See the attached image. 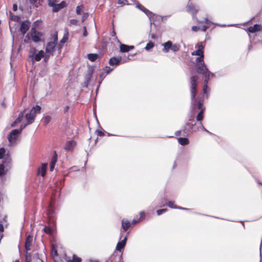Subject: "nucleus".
Returning <instances> with one entry per match:
<instances>
[{"mask_svg": "<svg viewBox=\"0 0 262 262\" xmlns=\"http://www.w3.org/2000/svg\"><path fill=\"white\" fill-rule=\"evenodd\" d=\"M96 133H97L98 136L101 137L104 135V133L103 131L96 130Z\"/></svg>", "mask_w": 262, "mask_h": 262, "instance_id": "obj_54", "label": "nucleus"}, {"mask_svg": "<svg viewBox=\"0 0 262 262\" xmlns=\"http://www.w3.org/2000/svg\"><path fill=\"white\" fill-rule=\"evenodd\" d=\"M43 230L47 233H49V227L45 226Z\"/></svg>", "mask_w": 262, "mask_h": 262, "instance_id": "obj_60", "label": "nucleus"}, {"mask_svg": "<svg viewBox=\"0 0 262 262\" xmlns=\"http://www.w3.org/2000/svg\"><path fill=\"white\" fill-rule=\"evenodd\" d=\"M32 241L33 237L31 235H29L27 236L25 245L26 251L28 252L31 250V246L32 245Z\"/></svg>", "mask_w": 262, "mask_h": 262, "instance_id": "obj_19", "label": "nucleus"}, {"mask_svg": "<svg viewBox=\"0 0 262 262\" xmlns=\"http://www.w3.org/2000/svg\"><path fill=\"white\" fill-rule=\"evenodd\" d=\"M54 34V36H53V37H54V42H53L54 43V42H55V41L57 42V39H57V35H58V34Z\"/></svg>", "mask_w": 262, "mask_h": 262, "instance_id": "obj_62", "label": "nucleus"}, {"mask_svg": "<svg viewBox=\"0 0 262 262\" xmlns=\"http://www.w3.org/2000/svg\"><path fill=\"white\" fill-rule=\"evenodd\" d=\"M83 8H84V6L83 5H81L80 6H77L76 10V13L78 15L81 14V11H82Z\"/></svg>", "mask_w": 262, "mask_h": 262, "instance_id": "obj_39", "label": "nucleus"}, {"mask_svg": "<svg viewBox=\"0 0 262 262\" xmlns=\"http://www.w3.org/2000/svg\"><path fill=\"white\" fill-rule=\"evenodd\" d=\"M177 206V205H174L173 203L171 201H169L168 202V206L171 208L176 209Z\"/></svg>", "mask_w": 262, "mask_h": 262, "instance_id": "obj_51", "label": "nucleus"}, {"mask_svg": "<svg viewBox=\"0 0 262 262\" xmlns=\"http://www.w3.org/2000/svg\"><path fill=\"white\" fill-rule=\"evenodd\" d=\"M262 30V26L259 24H255L253 27L248 28L249 33H255L256 32L261 31Z\"/></svg>", "mask_w": 262, "mask_h": 262, "instance_id": "obj_21", "label": "nucleus"}, {"mask_svg": "<svg viewBox=\"0 0 262 262\" xmlns=\"http://www.w3.org/2000/svg\"><path fill=\"white\" fill-rule=\"evenodd\" d=\"M17 9V6L16 4H13V10L15 11Z\"/></svg>", "mask_w": 262, "mask_h": 262, "instance_id": "obj_63", "label": "nucleus"}, {"mask_svg": "<svg viewBox=\"0 0 262 262\" xmlns=\"http://www.w3.org/2000/svg\"><path fill=\"white\" fill-rule=\"evenodd\" d=\"M105 74L104 73L102 72L100 74V79L101 81H102L104 78H105Z\"/></svg>", "mask_w": 262, "mask_h": 262, "instance_id": "obj_56", "label": "nucleus"}, {"mask_svg": "<svg viewBox=\"0 0 262 262\" xmlns=\"http://www.w3.org/2000/svg\"><path fill=\"white\" fill-rule=\"evenodd\" d=\"M120 45V51L121 52L125 53L128 52L129 51V49L127 48V45L125 44H122L121 42L119 43Z\"/></svg>", "mask_w": 262, "mask_h": 262, "instance_id": "obj_32", "label": "nucleus"}, {"mask_svg": "<svg viewBox=\"0 0 262 262\" xmlns=\"http://www.w3.org/2000/svg\"><path fill=\"white\" fill-rule=\"evenodd\" d=\"M67 6L66 2L65 1H62L60 3L56 4L54 3L50 7H52V11L54 12H57L59 11L61 9L66 7Z\"/></svg>", "mask_w": 262, "mask_h": 262, "instance_id": "obj_14", "label": "nucleus"}, {"mask_svg": "<svg viewBox=\"0 0 262 262\" xmlns=\"http://www.w3.org/2000/svg\"><path fill=\"white\" fill-rule=\"evenodd\" d=\"M30 26V23L28 21H24L21 23L20 26L19 27V30L21 31V33H26V32L29 30Z\"/></svg>", "mask_w": 262, "mask_h": 262, "instance_id": "obj_15", "label": "nucleus"}, {"mask_svg": "<svg viewBox=\"0 0 262 262\" xmlns=\"http://www.w3.org/2000/svg\"><path fill=\"white\" fill-rule=\"evenodd\" d=\"M57 154L56 151H54L51 160L50 161V172L52 171L55 166L56 163L57 161Z\"/></svg>", "mask_w": 262, "mask_h": 262, "instance_id": "obj_17", "label": "nucleus"}, {"mask_svg": "<svg viewBox=\"0 0 262 262\" xmlns=\"http://www.w3.org/2000/svg\"><path fill=\"white\" fill-rule=\"evenodd\" d=\"M178 142L182 145H186L189 144V140L186 137H180L178 138Z\"/></svg>", "mask_w": 262, "mask_h": 262, "instance_id": "obj_29", "label": "nucleus"}, {"mask_svg": "<svg viewBox=\"0 0 262 262\" xmlns=\"http://www.w3.org/2000/svg\"><path fill=\"white\" fill-rule=\"evenodd\" d=\"M155 15L156 16H159L160 18L156 17L154 16V17H153V18L151 17V18H149L150 19L151 22H152V23H153L154 24H155L156 25L157 24H158L161 21H162L163 20V18L161 16L155 14Z\"/></svg>", "mask_w": 262, "mask_h": 262, "instance_id": "obj_27", "label": "nucleus"}, {"mask_svg": "<svg viewBox=\"0 0 262 262\" xmlns=\"http://www.w3.org/2000/svg\"><path fill=\"white\" fill-rule=\"evenodd\" d=\"M93 70H94L92 68L89 69V70L88 71L87 77H86L87 81L90 80V78L92 76V75H93Z\"/></svg>", "mask_w": 262, "mask_h": 262, "instance_id": "obj_37", "label": "nucleus"}, {"mask_svg": "<svg viewBox=\"0 0 262 262\" xmlns=\"http://www.w3.org/2000/svg\"><path fill=\"white\" fill-rule=\"evenodd\" d=\"M69 34H64L63 37L58 43H56L55 45L54 42L50 41V54L56 50H58V51L60 50L63 44L68 40Z\"/></svg>", "mask_w": 262, "mask_h": 262, "instance_id": "obj_6", "label": "nucleus"}, {"mask_svg": "<svg viewBox=\"0 0 262 262\" xmlns=\"http://www.w3.org/2000/svg\"><path fill=\"white\" fill-rule=\"evenodd\" d=\"M216 74L217 75L218 77H220V76H222L224 75V74L223 73V72L222 71L217 72L216 73Z\"/></svg>", "mask_w": 262, "mask_h": 262, "instance_id": "obj_58", "label": "nucleus"}, {"mask_svg": "<svg viewBox=\"0 0 262 262\" xmlns=\"http://www.w3.org/2000/svg\"><path fill=\"white\" fill-rule=\"evenodd\" d=\"M164 47L162 51L164 53H168L170 50L173 52H177L180 50V46L177 44H173L171 41L168 40L162 43Z\"/></svg>", "mask_w": 262, "mask_h": 262, "instance_id": "obj_5", "label": "nucleus"}, {"mask_svg": "<svg viewBox=\"0 0 262 262\" xmlns=\"http://www.w3.org/2000/svg\"><path fill=\"white\" fill-rule=\"evenodd\" d=\"M139 220H136L135 219L133 220L132 222H131V224H137Z\"/></svg>", "mask_w": 262, "mask_h": 262, "instance_id": "obj_64", "label": "nucleus"}, {"mask_svg": "<svg viewBox=\"0 0 262 262\" xmlns=\"http://www.w3.org/2000/svg\"><path fill=\"white\" fill-rule=\"evenodd\" d=\"M138 7L141 11L144 12L149 18H153L154 16L156 17L160 18L159 16H155L154 13L150 11L142 5H140L138 6Z\"/></svg>", "mask_w": 262, "mask_h": 262, "instance_id": "obj_18", "label": "nucleus"}, {"mask_svg": "<svg viewBox=\"0 0 262 262\" xmlns=\"http://www.w3.org/2000/svg\"><path fill=\"white\" fill-rule=\"evenodd\" d=\"M203 49L204 47L202 45H198L197 50L192 52V55L198 56H204Z\"/></svg>", "mask_w": 262, "mask_h": 262, "instance_id": "obj_22", "label": "nucleus"}, {"mask_svg": "<svg viewBox=\"0 0 262 262\" xmlns=\"http://www.w3.org/2000/svg\"><path fill=\"white\" fill-rule=\"evenodd\" d=\"M197 81L198 77L193 76L190 78V94H191V107L192 111L194 112L196 108L201 110L205 107L203 105V101L196 97L197 93Z\"/></svg>", "mask_w": 262, "mask_h": 262, "instance_id": "obj_3", "label": "nucleus"}, {"mask_svg": "<svg viewBox=\"0 0 262 262\" xmlns=\"http://www.w3.org/2000/svg\"><path fill=\"white\" fill-rule=\"evenodd\" d=\"M130 225L131 223L127 220L123 219L122 220V228L123 229V231H127L128 229L130 227Z\"/></svg>", "mask_w": 262, "mask_h": 262, "instance_id": "obj_23", "label": "nucleus"}, {"mask_svg": "<svg viewBox=\"0 0 262 262\" xmlns=\"http://www.w3.org/2000/svg\"><path fill=\"white\" fill-rule=\"evenodd\" d=\"M199 124L200 125V128L204 131L206 132V133H208L210 135H212V133L208 131L203 125V123L202 122H200L199 123Z\"/></svg>", "mask_w": 262, "mask_h": 262, "instance_id": "obj_46", "label": "nucleus"}, {"mask_svg": "<svg viewBox=\"0 0 262 262\" xmlns=\"http://www.w3.org/2000/svg\"><path fill=\"white\" fill-rule=\"evenodd\" d=\"M205 110L204 109H201V111L199 112V113L197 114L196 119V121L200 122H202L204 118V113Z\"/></svg>", "mask_w": 262, "mask_h": 262, "instance_id": "obj_31", "label": "nucleus"}, {"mask_svg": "<svg viewBox=\"0 0 262 262\" xmlns=\"http://www.w3.org/2000/svg\"><path fill=\"white\" fill-rule=\"evenodd\" d=\"M195 61L197 62V63H204V56H202V55L199 56V57L196 58Z\"/></svg>", "mask_w": 262, "mask_h": 262, "instance_id": "obj_42", "label": "nucleus"}, {"mask_svg": "<svg viewBox=\"0 0 262 262\" xmlns=\"http://www.w3.org/2000/svg\"><path fill=\"white\" fill-rule=\"evenodd\" d=\"M89 16V13L86 12V13H83L82 14V21H84Z\"/></svg>", "mask_w": 262, "mask_h": 262, "instance_id": "obj_53", "label": "nucleus"}, {"mask_svg": "<svg viewBox=\"0 0 262 262\" xmlns=\"http://www.w3.org/2000/svg\"><path fill=\"white\" fill-rule=\"evenodd\" d=\"M55 188L53 189V196L50 195V257L54 262H62L60 254L62 252L61 244L57 242L56 237V225L53 218L55 214L56 207L55 200L60 195V191L63 186V181L62 179L53 180Z\"/></svg>", "mask_w": 262, "mask_h": 262, "instance_id": "obj_1", "label": "nucleus"}, {"mask_svg": "<svg viewBox=\"0 0 262 262\" xmlns=\"http://www.w3.org/2000/svg\"><path fill=\"white\" fill-rule=\"evenodd\" d=\"M75 145V143L74 141L71 140L68 141L66 144L65 145L64 148L66 150H72L74 146Z\"/></svg>", "mask_w": 262, "mask_h": 262, "instance_id": "obj_30", "label": "nucleus"}, {"mask_svg": "<svg viewBox=\"0 0 262 262\" xmlns=\"http://www.w3.org/2000/svg\"><path fill=\"white\" fill-rule=\"evenodd\" d=\"M11 163V158L8 155H6L3 158L2 163L1 164L3 165L5 167V168L6 169V170H7L8 168H9L10 167Z\"/></svg>", "mask_w": 262, "mask_h": 262, "instance_id": "obj_16", "label": "nucleus"}, {"mask_svg": "<svg viewBox=\"0 0 262 262\" xmlns=\"http://www.w3.org/2000/svg\"><path fill=\"white\" fill-rule=\"evenodd\" d=\"M48 165L47 163H43L40 168L38 169V174H40L42 177L46 175V168Z\"/></svg>", "mask_w": 262, "mask_h": 262, "instance_id": "obj_24", "label": "nucleus"}, {"mask_svg": "<svg viewBox=\"0 0 262 262\" xmlns=\"http://www.w3.org/2000/svg\"><path fill=\"white\" fill-rule=\"evenodd\" d=\"M99 57L98 54L90 53L87 55V58L91 61H95Z\"/></svg>", "mask_w": 262, "mask_h": 262, "instance_id": "obj_28", "label": "nucleus"}, {"mask_svg": "<svg viewBox=\"0 0 262 262\" xmlns=\"http://www.w3.org/2000/svg\"><path fill=\"white\" fill-rule=\"evenodd\" d=\"M195 67L196 69L197 72L202 75L209 71L205 63H196L195 65Z\"/></svg>", "mask_w": 262, "mask_h": 262, "instance_id": "obj_11", "label": "nucleus"}, {"mask_svg": "<svg viewBox=\"0 0 262 262\" xmlns=\"http://www.w3.org/2000/svg\"><path fill=\"white\" fill-rule=\"evenodd\" d=\"M68 262H81V258L76 255H73L72 259L68 260Z\"/></svg>", "mask_w": 262, "mask_h": 262, "instance_id": "obj_36", "label": "nucleus"}, {"mask_svg": "<svg viewBox=\"0 0 262 262\" xmlns=\"http://www.w3.org/2000/svg\"><path fill=\"white\" fill-rule=\"evenodd\" d=\"M113 68H111L110 67L106 66L103 69V70L104 71V74L106 73L107 74H108L112 71H113Z\"/></svg>", "mask_w": 262, "mask_h": 262, "instance_id": "obj_47", "label": "nucleus"}, {"mask_svg": "<svg viewBox=\"0 0 262 262\" xmlns=\"http://www.w3.org/2000/svg\"><path fill=\"white\" fill-rule=\"evenodd\" d=\"M111 36L106 37L104 39L103 42L105 43V46L106 47H112L113 45L115 46V42H117L118 43H120V41L118 39V37L116 36V34H111Z\"/></svg>", "mask_w": 262, "mask_h": 262, "instance_id": "obj_8", "label": "nucleus"}, {"mask_svg": "<svg viewBox=\"0 0 262 262\" xmlns=\"http://www.w3.org/2000/svg\"><path fill=\"white\" fill-rule=\"evenodd\" d=\"M37 34H31L32 40L35 42H37L40 40V37L37 35Z\"/></svg>", "mask_w": 262, "mask_h": 262, "instance_id": "obj_38", "label": "nucleus"}, {"mask_svg": "<svg viewBox=\"0 0 262 262\" xmlns=\"http://www.w3.org/2000/svg\"><path fill=\"white\" fill-rule=\"evenodd\" d=\"M44 56V52L42 50L39 51V52L36 54V50L33 49L30 53L29 57H32L33 59L36 61H39L41 60V58Z\"/></svg>", "mask_w": 262, "mask_h": 262, "instance_id": "obj_9", "label": "nucleus"}, {"mask_svg": "<svg viewBox=\"0 0 262 262\" xmlns=\"http://www.w3.org/2000/svg\"><path fill=\"white\" fill-rule=\"evenodd\" d=\"M31 38H32L31 34H27L26 36L25 37L24 41L27 43L28 42Z\"/></svg>", "mask_w": 262, "mask_h": 262, "instance_id": "obj_50", "label": "nucleus"}, {"mask_svg": "<svg viewBox=\"0 0 262 262\" xmlns=\"http://www.w3.org/2000/svg\"><path fill=\"white\" fill-rule=\"evenodd\" d=\"M62 128L64 130L65 133L68 135L70 134V129L71 128L70 124L68 123V121H66L62 124Z\"/></svg>", "mask_w": 262, "mask_h": 262, "instance_id": "obj_26", "label": "nucleus"}, {"mask_svg": "<svg viewBox=\"0 0 262 262\" xmlns=\"http://www.w3.org/2000/svg\"><path fill=\"white\" fill-rule=\"evenodd\" d=\"M155 46V44L154 43L151 41H149L147 44H146V47H145V49L147 51H150L151 49H152L154 48Z\"/></svg>", "mask_w": 262, "mask_h": 262, "instance_id": "obj_35", "label": "nucleus"}, {"mask_svg": "<svg viewBox=\"0 0 262 262\" xmlns=\"http://www.w3.org/2000/svg\"><path fill=\"white\" fill-rule=\"evenodd\" d=\"M251 45L248 46V50L251 49L252 45L262 43V34H248Z\"/></svg>", "mask_w": 262, "mask_h": 262, "instance_id": "obj_7", "label": "nucleus"}, {"mask_svg": "<svg viewBox=\"0 0 262 262\" xmlns=\"http://www.w3.org/2000/svg\"><path fill=\"white\" fill-rule=\"evenodd\" d=\"M193 125H194V123H193V122L190 123L189 122H186L185 123V125L183 127V135L184 136L188 135L189 134L191 130H192V129L193 128Z\"/></svg>", "mask_w": 262, "mask_h": 262, "instance_id": "obj_13", "label": "nucleus"}, {"mask_svg": "<svg viewBox=\"0 0 262 262\" xmlns=\"http://www.w3.org/2000/svg\"><path fill=\"white\" fill-rule=\"evenodd\" d=\"M208 89V84H204V85L203 86V93L204 94H206L207 95V97H208V92H207V90Z\"/></svg>", "mask_w": 262, "mask_h": 262, "instance_id": "obj_48", "label": "nucleus"}, {"mask_svg": "<svg viewBox=\"0 0 262 262\" xmlns=\"http://www.w3.org/2000/svg\"><path fill=\"white\" fill-rule=\"evenodd\" d=\"M210 72L209 71V72L203 74V75L204 77V84H208V83L209 81V80H210Z\"/></svg>", "mask_w": 262, "mask_h": 262, "instance_id": "obj_33", "label": "nucleus"}, {"mask_svg": "<svg viewBox=\"0 0 262 262\" xmlns=\"http://www.w3.org/2000/svg\"><path fill=\"white\" fill-rule=\"evenodd\" d=\"M188 121H190L193 123V122H194V117L192 115H191L188 119Z\"/></svg>", "mask_w": 262, "mask_h": 262, "instance_id": "obj_57", "label": "nucleus"}, {"mask_svg": "<svg viewBox=\"0 0 262 262\" xmlns=\"http://www.w3.org/2000/svg\"><path fill=\"white\" fill-rule=\"evenodd\" d=\"M28 125H29L27 123L25 124L24 125H21L20 127V128L18 129V131H20V134L21 133L23 129H24Z\"/></svg>", "mask_w": 262, "mask_h": 262, "instance_id": "obj_55", "label": "nucleus"}, {"mask_svg": "<svg viewBox=\"0 0 262 262\" xmlns=\"http://www.w3.org/2000/svg\"><path fill=\"white\" fill-rule=\"evenodd\" d=\"M5 149L4 148L2 147L0 148V159H2L3 156L5 155Z\"/></svg>", "mask_w": 262, "mask_h": 262, "instance_id": "obj_52", "label": "nucleus"}, {"mask_svg": "<svg viewBox=\"0 0 262 262\" xmlns=\"http://www.w3.org/2000/svg\"><path fill=\"white\" fill-rule=\"evenodd\" d=\"M182 132H183V130H180L176 131L175 132L174 134L176 136H179L181 135V133Z\"/></svg>", "mask_w": 262, "mask_h": 262, "instance_id": "obj_61", "label": "nucleus"}, {"mask_svg": "<svg viewBox=\"0 0 262 262\" xmlns=\"http://www.w3.org/2000/svg\"><path fill=\"white\" fill-rule=\"evenodd\" d=\"M41 21L40 20H36L33 25L32 28H31V33H39L38 32L36 31V29H39V26L41 25Z\"/></svg>", "mask_w": 262, "mask_h": 262, "instance_id": "obj_25", "label": "nucleus"}, {"mask_svg": "<svg viewBox=\"0 0 262 262\" xmlns=\"http://www.w3.org/2000/svg\"><path fill=\"white\" fill-rule=\"evenodd\" d=\"M140 215L141 218H144L145 216V213L144 211H142L140 212Z\"/></svg>", "mask_w": 262, "mask_h": 262, "instance_id": "obj_59", "label": "nucleus"}, {"mask_svg": "<svg viewBox=\"0 0 262 262\" xmlns=\"http://www.w3.org/2000/svg\"><path fill=\"white\" fill-rule=\"evenodd\" d=\"M168 209L167 208L160 209L157 210V215H160L163 213L167 212Z\"/></svg>", "mask_w": 262, "mask_h": 262, "instance_id": "obj_43", "label": "nucleus"}, {"mask_svg": "<svg viewBox=\"0 0 262 262\" xmlns=\"http://www.w3.org/2000/svg\"><path fill=\"white\" fill-rule=\"evenodd\" d=\"M23 117H24V112H21V113H19L18 117L15 120L17 122V123H18L22 121Z\"/></svg>", "mask_w": 262, "mask_h": 262, "instance_id": "obj_41", "label": "nucleus"}, {"mask_svg": "<svg viewBox=\"0 0 262 262\" xmlns=\"http://www.w3.org/2000/svg\"><path fill=\"white\" fill-rule=\"evenodd\" d=\"M126 241L127 236H125L121 241L118 242L116 246V250L120 251L121 250H122L126 245Z\"/></svg>", "mask_w": 262, "mask_h": 262, "instance_id": "obj_20", "label": "nucleus"}, {"mask_svg": "<svg viewBox=\"0 0 262 262\" xmlns=\"http://www.w3.org/2000/svg\"><path fill=\"white\" fill-rule=\"evenodd\" d=\"M40 109L41 107L39 105H36L31 110L29 113L25 115V118L28 124H30L34 122L36 114L40 113Z\"/></svg>", "mask_w": 262, "mask_h": 262, "instance_id": "obj_4", "label": "nucleus"}, {"mask_svg": "<svg viewBox=\"0 0 262 262\" xmlns=\"http://www.w3.org/2000/svg\"><path fill=\"white\" fill-rule=\"evenodd\" d=\"M10 16L11 21H13L15 23H18L19 21L20 17L18 16L12 14L11 12H10Z\"/></svg>", "mask_w": 262, "mask_h": 262, "instance_id": "obj_34", "label": "nucleus"}, {"mask_svg": "<svg viewBox=\"0 0 262 262\" xmlns=\"http://www.w3.org/2000/svg\"><path fill=\"white\" fill-rule=\"evenodd\" d=\"M118 4L121 5H128V2L127 0H118Z\"/></svg>", "mask_w": 262, "mask_h": 262, "instance_id": "obj_49", "label": "nucleus"}, {"mask_svg": "<svg viewBox=\"0 0 262 262\" xmlns=\"http://www.w3.org/2000/svg\"><path fill=\"white\" fill-rule=\"evenodd\" d=\"M6 169L3 165L0 164V176L2 177L6 174Z\"/></svg>", "mask_w": 262, "mask_h": 262, "instance_id": "obj_40", "label": "nucleus"}, {"mask_svg": "<svg viewBox=\"0 0 262 262\" xmlns=\"http://www.w3.org/2000/svg\"><path fill=\"white\" fill-rule=\"evenodd\" d=\"M20 134V131H18V129L12 130L8 136V141L10 143H14Z\"/></svg>", "mask_w": 262, "mask_h": 262, "instance_id": "obj_10", "label": "nucleus"}, {"mask_svg": "<svg viewBox=\"0 0 262 262\" xmlns=\"http://www.w3.org/2000/svg\"><path fill=\"white\" fill-rule=\"evenodd\" d=\"M26 262H31V255L27 251L26 252Z\"/></svg>", "mask_w": 262, "mask_h": 262, "instance_id": "obj_44", "label": "nucleus"}, {"mask_svg": "<svg viewBox=\"0 0 262 262\" xmlns=\"http://www.w3.org/2000/svg\"><path fill=\"white\" fill-rule=\"evenodd\" d=\"M122 57L121 56L113 57L109 60L108 63L111 66L116 67L121 64Z\"/></svg>", "mask_w": 262, "mask_h": 262, "instance_id": "obj_12", "label": "nucleus"}, {"mask_svg": "<svg viewBox=\"0 0 262 262\" xmlns=\"http://www.w3.org/2000/svg\"><path fill=\"white\" fill-rule=\"evenodd\" d=\"M199 10V7L192 3H188L186 6L187 12L190 14L193 19H196L198 23L197 26L192 27V31L206 32L208 29L214 28V24L207 17L204 18L202 20L198 19L196 15Z\"/></svg>", "mask_w": 262, "mask_h": 262, "instance_id": "obj_2", "label": "nucleus"}, {"mask_svg": "<svg viewBox=\"0 0 262 262\" xmlns=\"http://www.w3.org/2000/svg\"><path fill=\"white\" fill-rule=\"evenodd\" d=\"M200 125L199 124L197 125L195 122L194 123L193 128L192 129V132H198L200 130Z\"/></svg>", "mask_w": 262, "mask_h": 262, "instance_id": "obj_45", "label": "nucleus"}]
</instances>
